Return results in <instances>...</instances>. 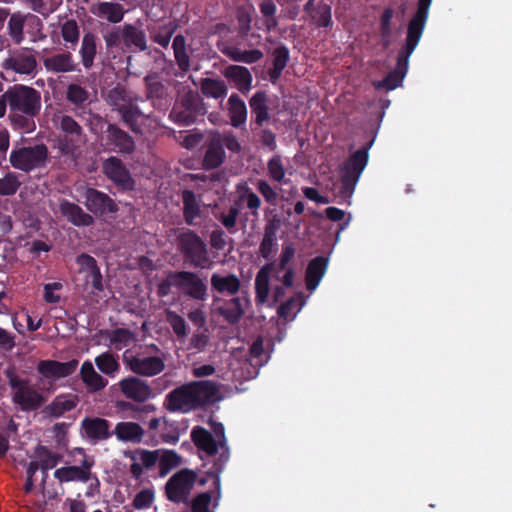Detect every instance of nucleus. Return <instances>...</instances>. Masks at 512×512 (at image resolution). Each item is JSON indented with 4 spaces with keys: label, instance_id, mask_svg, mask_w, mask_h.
<instances>
[{
    "label": "nucleus",
    "instance_id": "nucleus-14",
    "mask_svg": "<svg viewBox=\"0 0 512 512\" xmlns=\"http://www.w3.org/2000/svg\"><path fill=\"white\" fill-rule=\"evenodd\" d=\"M3 67L19 74H30L36 68V59L32 51L19 49L9 54V57L3 63Z\"/></svg>",
    "mask_w": 512,
    "mask_h": 512
},
{
    "label": "nucleus",
    "instance_id": "nucleus-18",
    "mask_svg": "<svg viewBox=\"0 0 512 512\" xmlns=\"http://www.w3.org/2000/svg\"><path fill=\"white\" fill-rule=\"evenodd\" d=\"M112 435L120 442L139 444L145 436V430L139 423L122 421L115 425Z\"/></svg>",
    "mask_w": 512,
    "mask_h": 512
},
{
    "label": "nucleus",
    "instance_id": "nucleus-37",
    "mask_svg": "<svg viewBox=\"0 0 512 512\" xmlns=\"http://www.w3.org/2000/svg\"><path fill=\"white\" fill-rule=\"evenodd\" d=\"M184 204V216L188 224H194V220L200 216V205L193 192L184 190L182 194Z\"/></svg>",
    "mask_w": 512,
    "mask_h": 512
},
{
    "label": "nucleus",
    "instance_id": "nucleus-24",
    "mask_svg": "<svg viewBox=\"0 0 512 512\" xmlns=\"http://www.w3.org/2000/svg\"><path fill=\"white\" fill-rule=\"evenodd\" d=\"M25 24L39 25L40 19L34 15L13 14L8 21V31L12 40L20 44L24 39L23 28Z\"/></svg>",
    "mask_w": 512,
    "mask_h": 512
},
{
    "label": "nucleus",
    "instance_id": "nucleus-21",
    "mask_svg": "<svg viewBox=\"0 0 512 512\" xmlns=\"http://www.w3.org/2000/svg\"><path fill=\"white\" fill-rule=\"evenodd\" d=\"M329 259L325 256L313 258L307 265L305 273L306 288L309 291L315 290L328 268Z\"/></svg>",
    "mask_w": 512,
    "mask_h": 512
},
{
    "label": "nucleus",
    "instance_id": "nucleus-23",
    "mask_svg": "<svg viewBox=\"0 0 512 512\" xmlns=\"http://www.w3.org/2000/svg\"><path fill=\"white\" fill-rule=\"evenodd\" d=\"M78 403V396L75 394L58 395L50 404L44 408L45 414L53 418H59L66 412L71 411Z\"/></svg>",
    "mask_w": 512,
    "mask_h": 512
},
{
    "label": "nucleus",
    "instance_id": "nucleus-4",
    "mask_svg": "<svg viewBox=\"0 0 512 512\" xmlns=\"http://www.w3.org/2000/svg\"><path fill=\"white\" fill-rule=\"evenodd\" d=\"M12 402L22 411H33L46 401L44 394L28 379L18 376L13 370H6Z\"/></svg>",
    "mask_w": 512,
    "mask_h": 512
},
{
    "label": "nucleus",
    "instance_id": "nucleus-5",
    "mask_svg": "<svg viewBox=\"0 0 512 512\" xmlns=\"http://www.w3.org/2000/svg\"><path fill=\"white\" fill-rule=\"evenodd\" d=\"M374 143V139L370 140L367 144L362 146L357 151L353 152L348 159L341 166L340 182L341 194L350 196L361 177L364 169L369 161V149Z\"/></svg>",
    "mask_w": 512,
    "mask_h": 512
},
{
    "label": "nucleus",
    "instance_id": "nucleus-54",
    "mask_svg": "<svg viewBox=\"0 0 512 512\" xmlns=\"http://www.w3.org/2000/svg\"><path fill=\"white\" fill-rule=\"evenodd\" d=\"M154 500V492L151 489L140 491L134 498L133 505L136 509L148 508Z\"/></svg>",
    "mask_w": 512,
    "mask_h": 512
},
{
    "label": "nucleus",
    "instance_id": "nucleus-27",
    "mask_svg": "<svg viewBox=\"0 0 512 512\" xmlns=\"http://www.w3.org/2000/svg\"><path fill=\"white\" fill-rule=\"evenodd\" d=\"M60 211L66 219L76 226H89L93 223V218L85 213L78 205L63 200L60 202Z\"/></svg>",
    "mask_w": 512,
    "mask_h": 512
},
{
    "label": "nucleus",
    "instance_id": "nucleus-26",
    "mask_svg": "<svg viewBox=\"0 0 512 512\" xmlns=\"http://www.w3.org/2000/svg\"><path fill=\"white\" fill-rule=\"evenodd\" d=\"M81 380L90 392H97L104 389L108 381L102 377L94 368L92 362H83L80 368Z\"/></svg>",
    "mask_w": 512,
    "mask_h": 512
},
{
    "label": "nucleus",
    "instance_id": "nucleus-13",
    "mask_svg": "<svg viewBox=\"0 0 512 512\" xmlns=\"http://www.w3.org/2000/svg\"><path fill=\"white\" fill-rule=\"evenodd\" d=\"M78 361L58 362L55 360H42L37 365L41 376L50 381H57L71 375L77 368Z\"/></svg>",
    "mask_w": 512,
    "mask_h": 512
},
{
    "label": "nucleus",
    "instance_id": "nucleus-42",
    "mask_svg": "<svg viewBox=\"0 0 512 512\" xmlns=\"http://www.w3.org/2000/svg\"><path fill=\"white\" fill-rule=\"evenodd\" d=\"M116 109L121 113L123 120L132 130L138 131L136 123L143 117L138 108L133 104L115 103Z\"/></svg>",
    "mask_w": 512,
    "mask_h": 512
},
{
    "label": "nucleus",
    "instance_id": "nucleus-11",
    "mask_svg": "<svg viewBox=\"0 0 512 512\" xmlns=\"http://www.w3.org/2000/svg\"><path fill=\"white\" fill-rule=\"evenodd\" d=\"M196 482V474L190 470H180L166 484V493L173 502L185 501Z\"/></svg>",
    "mask_w": 512,
    "mask_h": 512
},
{
    "label": "nucleus",
    "instance_id": "nucleus-44",
    "mask_svg": "<svg viewBox=\"0 0 512 512\" xmlns=\"http://www.w3.org/2000/svg\"><path fill=\"white\" fill-rule=\"evenodd\" d=\"M312 19L317 27L331 28L333 24L331 6L327 3H319L314 9Z\"/></svg>",
    "mask_w": 512,
    "mask_h": 512
},
{
    "label": "nucleus",
    "instance_id": "nucleus-62",
    "mask_svg": "<svg viewBox=\"0 0 512 512\" xmlns=\"http://www.w3.org/2000/svg\"><path fill=\"white\" fill-rule=\"evenodd\" d=\"M260 140L270 151H274L277 147L276 135L270 130H263L260 135Z\"/></svg>",
    "mask_w": 512,
    "mask_h": 512
},
{
    "label": "nucleus",
    "instance_id": "nucleus-41",
    "mask_svg": "<svg viewBox=\"0 0 512 512\" xmlns=\"http://www.w3.org/2000/svg\"><path fill=\"white\" fill-rule=\"evenodd\" d=\"M201 90L207 97L215 99L224 98L227 94V87L222 80L206 78L201 83Z\"/></svg>",
    "mask_w": 512,
    "mask_h": 512
},
{
    "label": "nucleus",
    "instance_id": "nucleus-22",
    "mask_svg": "<svg viewBox=\"0 0 512 512\" xmlns=\"http://www.w3.org/2000/svg\"><path fill=\"white\" fill-rule=\"evenodd\" d=\"M131 459V473L138 478L142 475L144 470H148L158 463V450L148 451L138 449L132 453Z\"/></svg>",
    "mask_w": 512,
    "mask_h": 512
},
{
    "label": "nucleus",
    "instance_id": "nucleus-64",
    "mask_svg": "<svg viewBox=\"0 0 512 512\" xmlns=\"http://www.w3.org/2000/svg\"><path fill=\"white\" fill-rule=\"evenodd\" d=\"M208 339H209V337H208V334L206 333V331L196 333L191 338V345L194 348L201 350L208 343Z\"/></svg>",
    "mask_w": 512,
    "mask_h": 512
},
{
    "label": "nucleus",
    "instance_id": "nucleus-7",
    "mask_svg": "<svg viewBox=\"0 0 512 512\" xmlns=\"http://www.w3.org/2000/svg\"><path fill=\"white\" fill-rule=\"evenodd\" d=\"M73 461L78 465L61 467L54 472V477L60 482L79 481L87 482L91 478V468L94 459L88 456L83 448H74L71 451Z\"/></svg>",
    "mask_w": 512,
    "mask_h": 512
},
{
    "label": "nucleus",
    "instance_id": "nucleus-17",
    "mask_svg": "<svg viewBox=\"0 0 512 512\" xmlns=\"http://www.w3.org/2000/svg\"><path fill=\"white\" fill-rule=\"evenodd\" d=\"M81 428L85 437L93 442L106 440L112 436L110 424L103 418H84L81 422Z\"/></svg>",
    "mask_w": 512,
    "mask_h": 512
},
{
    "label": "nucleus",
    "instance_id": "nucleus-35",
    "mask_svg": "<svg viewBox=\"0 0 512 512\" xmlns=\"http://www.w3.org/2000/svg\"><path fill=\"white\" fill-rule=\"evenodd\" d=\"M212 286L220 293L234 294L238 291L240 282L235 275L214 274L211 278Z\"/></svg>",
    "mask_w": 512,
    "mask_h": 512
},
{
    "label": "nucleus",
    "instance_id": "nucleus-3",
    "mask_svg": "<svg viewBox=\"0 0 512 512\" xmlns=\"http://www.w3.org/2000/svg\"><path fill=\"white\" fill-rule=\"evenodd\" d=\"M212 430L215 434L214 437L206 429L195 427L191 432V438L200 451L212 458L216 471L220 472L228 462L230 452L226 443L224 426L221 423H214Z\"/></svg>",
    "mask_w": 512,
    "mask_h": 512
},
{
    "label": "nucleus",
    "instance_id": "nucleus-53",
    "mask_svg": "<svg viewBox=\"0 0 512 512\" xmlns=\"http://www.w3.org/2000/svg\"><path fill=\"white\" fill-rule=\"evenodd\" d=\"M268 172L274 181L281 182L283 180L285 172L279 156H274L269 160Z\"/></svg>",
    "mask_w": 512,
    "mask_h": 512
},
{
    "label": "nucleus",
    "instance_id": "nucleus-10",
    "mask_svg": "<svg viewBox=\"0 0 512 512\" xmlns=\"http://www.w3.org/2000/svg\"><path fill=\"white\" fill-rule=\"evenodd\" d=\"M46 158V147L44 145H36L12 150L9 160L14 168L29 172L43 165Z\"/></svg>",
    "mask_w": 512,
    "mask_h": 512
},
{
    "label": "nucleus",
    "instance_id": "nucleus-43",
    "mask_svg": "<svg viewBox=\"0 0 512 512\" xmlns=\"http://www.w3.org/2000/svg\"><path fill=\"white\" fill-rule=\"evenodd\" d=\"M34 458L38 461L41 466V470L46 474V471L54 468L58 461L59 456L52 453L43 446H38L35 450Z\"/></svg>",
    "mask_w": 512,
    "mask_h": 512
},
{
    "label": "nucleus",
    "instance_id": "nucleus-58",
    "mask_svg": "<svg viewBox=\"0 0 512 512\" xmlns=\"http://www.w3.org/2000/svg\"><path fill=\"white\" fill-rule=\"evenodd\" d=\"M294 255L295 249L292 244H287L283 246L280 255V262L277 268V273H279L281 270L286 269L287 264L293 259Z\"/></svg>",
    "mask_w": 512,
    "mask_h": 512
},
{
    "label": "nucleus",
    "instance_id": "nucleus-38",
    "mask_svg": "<svg viewBox=\"0 0 512 512\" xmlns=\"http://www.w3.org/2000/svg\"><path fill=\"white\" fill-rule=\"evenodd\" d=\"M229 114L231 123L237 127L243 124L246 120L247 111L243 101H241L236 95H231L229 100Z\"/></svg>",
    "mask_w": 512,
    "mask_h": 512
},
{
    "label": "nucleus",
    "instance_id": "nucleus-52",
    "mask_svg": "<svg viewBox=\"0 0 512 512\" xmlns=\"http://www.w3.org/2000/svg\"><path fill=\"white\" fill-rule=\"evenodd\" d=\"M60 129L67 133V134H70L72 136H79L80 135V131H81V128L80 126L78 125V123L70 116H60L58 117L57 119V122H56Z\"/></svg>",
    "mask_w": 512,
    "mask_h": 512
},
{
    "label": "nucleus",
    "instance_id": "nucleus-16",
    "mask_svg": "<svg viewBox=\"0 0 512 512\" xmlns=\"http://www.w3.org/2000/svg\"><path fill=\"white\" fill-rule=\"evenodd\" d=\"M103 171L110 180L122 188H133L134 181L118 158L111 157L107 159L103 164Z\"/></svg>",
    "mask_w": 512,
    "mask_h": 512
},
{
    "label": "nucleus",
    "instance_id": "nucleus-48",
    "mask_svg": "<svg viewBox=\"0 0 512 512\" xmlns=\"http://www.w3.org/2000/svg\"><path fill=\"white\" fill-rule=\"evenodd\" d=\"M276 9V5L272 0H262L260 3V11L265 16L264 25L268 31L275 29L278 25V21L274 16Z\"/></svg>",
    "mask_w": 512,
    "mask_h": 512
},
{
    "label": "nucleus",
    "instance_id": "nucleus-56",
    "mask_svg": "<svg viewBox=\"0 0 512 512\" xmlns=\"http://www.w3.org/2000/svg\"><path fill=\"white\" fill-rule=\"evenodd\" d=\"M62 289L60 282H53L44 285V299L47 303H57L60 300L59 290Z\"/></svg>",
    "mask_w": 512,
    "mask_h": 512
},
{
    "label": "nucleus",
    "instance_id": "nucleus-2",
    "mask_svg": "<svg viewBox=\"0 0 512 512\" xmlns=\"http://www.w3.org/2000/svg\"><path fill=\"white\" fill-rule=\"evenodd\" d=\"M219 399V388L214 382L194 381L169 392L165 402L169 411L187 413Z\"/></svg>",
    "mask_w": 512,
    "mask_h": 512
},
{
    "label": "nucleus",
    "instance_id": "nucleus-46",
    "mask_svg": "<svg viewBox=\"0 0 512 512\" xmlns=\"http://www.w3.org/2000/svg\"><path fill=\"white\" fill-rule=\"evenodd\" d=\"M21 185L19 175L9 172L0 177V196L14 195Z\"/></svg>",
    "mask_w": 512,
    "mask_h": 512
},
{
    "label": "nucleus",
    "instance_id": "nucleus-12",
    "mask_svg": "<svg viewBox=\"0 0 512 512\" xmlns=\"http://www.w3.org/2000/svg\"><path fill=\"white\" fill-rule=\"evenodd\" d=\"M168 284L179 288L192 298L203 300L206 297V285L194 273L179 272L172 274L168 279Z\"/></svg>",
    "mask_w": 512,
    "mask_h": 512
},
{
    "label": "nucleus",
    "instance_id": "nucleus-20",
    "mask_svg": "<svg viewBox=\"0 0 512 512\" xmlns=\"http://www.w3.org/2000/svg\"><path fill=\"white\" fill-rule=\"evenodd\" d=\"M85 205L95 214H104L116 210V205L112 199L103 192L89 188L85 193Z\"/></svg>",
    "mask_w": 512,
    "mask_h": 512
},
{
    "label": "nucleus",
    "instance_id": "nucleus-6",
    "mask_svg": "<svg viewBox=\"0 0 512 512\" xmlns=\"http://www.w3.org/2000/svg\"><path fill=\"white\" fill-rule=\"evenodd\" d=\"M8 105L14 114H23L34 117L41 108L40 93L34 88L19 85L6 91Z\"/></svg>",
    "mask_w": 512,
    "mask_h": 512
},
{
    "label": "nucleus",
    "instance_id": "nucleus-49",
    "mask_svg": "<svg viewBox=\"0 0 512 512\" xmlns=\"http://www.w3.org/2000/svg\"><path fill=\"white\" fill-rule=\"evenodd\" d=\"M173 49L175 58L181 69L187 70L189 68V58L185 52V40L182 36L178 35L173 40Z\"/></svg>",
    "mask_w": 512,
    "mask_h": 512
},
{
    "label": "nucleus",
    "instance_id": "nucleus-39",
    "mask_svg": "<svg viewBox=\"0 0 512 512\" xmlns=\"http://www.w3.org/2000/svg\"><path fill=\"white\" fill-rule=\"evenodd\" d=\"M95 364L103 374L110 377H115L120 369L117 359L109 352L98 355Z\"/></svg>",
    "mask_w": 512,
    "mask_h": 512
},
{
    "label": "nucleus",
    "instance_id": "nucleus-9",
    "mask_svg": "<svg viewBox=\"0 0 512 512\" xmlns=\"http://www.w3.org/2000/svg\"><path fill=\"white\" fill-rule=\"evenodd\" d=\"M125 362L132 372L146 377L158 375L165 368L164 357L158 350L154 354L142 351L134 356L125 357Z\"/></svg>",
    "mask_w": 512,
    "mask_h": 512
},
{
    "label": "nucleus",
    "instance_id": "nucleus-45",
    "mask_svg": "<svg viewBox=\"0 0 512 512\" xmlns=\"http://www.w3.org/2000/svg\"><path fill=\"white\" fill-rule=\"evenodd\" d=\"M122 36L126 46L134 45L141 50L146 48L144 34L133 26L125 25L122 31Z\"/></svg>",
    "mask_w": 512,
    "mask_h": 512
},
{
    "label": "nucleus",
    "instance_id": "nucleus-61",
    "mask_svg": "<svg viewBox=\"0 0 512 512\" xmlns=\"http://www.w3.org/2000/svg\"><path fill=\"white\" fill-rule=\"evenodd\" d=\"M14 346L15 337L11 333L0 328V347L4 350H12Z\"/></svg>",
    "mask_w": 512,
    "mask_h": 512
},
{
    "label": "nucleus",
    "instance_id": "nucleus-32",
    "mask_svg": "<svg viewBox=\"0 0 512 512\" xmlns=\"http://www.w3.org/2000/svg\"><path fill=\"white\" fill-rule=\"evenodd\" d=\"M225 75L229 78L241 92L250 89L252 76L247 68L242 66H231L226 69Z\"/></svg>",
    "mask_w": 512,
    "mask_h": 512
},
{
    "label": "nucleus",
    "instance_id": "nucleus-40",
    "mask_svg": "<svg viewBox=\"0 0 512 512\" xmlns=\"http://www.w3.org/2000/svg\"><path fill=\"white\" fill-rule=\"evenodd\" d=\"M165 319L178 339L184 340L188 336V325L185 319L173 310H166Z\"/></svg>",
    "mask_w": 512,
    "mask_h": 512
},
{
    "label": "nucleus",
    "instance_id": "nucleus-55",
    "mask_svg": "<svg viewBox=\"0 0 512 512\" xmlns=\"http://www.w3.org/2000/svg\"><path fill=\"white\" fill-rule=\"evenodd\" d=\"M62 36L66 42L76 43L78 41L79 31L75 21H66L63 24Z\"/></svg>",
    "mask_w": 512,
    "mask_h": 512
},
{
    "label": "nucleus",
    "instance_id": "nucleus-19",
    "mask_svg": "<svg viewBox=\"0 0 512 512\" xmlns=\"http://www.w3.org/2000/svg\"><path fill=\"white\" fill-rule=\"evenodd\" d=\"M272 67L266 71V75H263V79L269 80L272 84H275L290 59L289 49L281 44L277 46L270 54Z\"/></svg>",
    "mask_w": 512,
    "mask_h": 512
},
{
    "label": "nucleus",
    "instance_id": "nucleus-51",
    "mask_svg": "<svg viewBox=\"0 0 512 512\" xmlns=\"http://www.w3.org/2000/svg\"><path fill=\"white\" fill-rule=\"evenodd\" d=\"M66 97L71 103L79 105L88 100L89 93L80 85L70 84L67 87Z\"/></svg>",
    "mask_w": 512,
    "mask_h": 512
},
{
    "label": "nucleus",
    "instance_id": "nucleus-29",
    "mask_svg": "<svg viewBox=\"0 0 512 512\" xmlns=\"http://www.w3.org/2000/svg\"><path fill=\"white\" fill-rule=\"evenodd\" d=\"M248 307V300L245 297H236L218 308L219 313L230 322H237Z\"/></svg>",
    "mask_w": 512,
    "mask_h": 512
},
{
    "label": "nucleus",
    "instance_id": "nucleus-36",
    "mask_svg": "<svg viewBox=\"0 0 512 512\" xmlns=\"http://www.w3.org/2000/svg\"><path fill=\"white\" fill-rule=\"evenodd\" d=\"M160 475L165 476L170 470L181 464V457L173 450H158Z\"/></svg>",
    "mask_w": 512,
    "mask_h": 512
},
{
    "label": "nucleus",
    "instance_id": "nucleus-57",
    "mask_svg": "<svg viewBox=\"0 0 512 512\" xmlns=\"http://www.w3.org/2000/svg\"><path fill=\"white\" fill-rule=\"evenodd\" d=\"M258 192H260L263 195V197L269 204H277L278 193L266 181H258Z\"/></svg>",
    "mask_w": 512,
    "mask_h": 512
},
{
    "label": "nucleus",
    "instance_id": "nucleus-31",
    "mask_svg": "<svg viewBox=\"0 0 512 512\" xmlns=\"http://www.w3.org/2000/svg\"><path fill=\"white\" fill-rule=\"evenodd\" d=\"M214 486L215 491L213 492V495H210L209 493H202L194 499L192 504V512H211L210 504L212 498L214 501L213 506L216 507L218 505V502L221 498L220 478L218 475L215 477Z\"/></svg>",
    "mask_w": 512,
    "mask_h": 512
},
{
    "label": "nucleus",
    "instance_id": "nucleus-63",
    "mask_svg": "<svg viewBox=\"0 0 512 512\" xmlns=\"http://www.w3.org/2000/svg\"><path fill=\"white\" fill-rule=\"evenodd\" d=\"M275 269V262L272 261L258 270V283L268 284L270 273Z\"/></svg>",
    "mask_w": 512,
    "mask_h": 512
},
{
    "label": "nucleus",
    "instance_id": "nucleus-59",
    "mask_svg": "<svg viewBox=\"0 0 512 512\" xmlns=\"http://www.w3.org/2000/svg\"><path fill=\"white\" fill-rule=\"evenodd\" d=\"M270 118L269 109L266 105V95L258 91V126Z\"/></svg>",
    "mask_w": 512,
    "mask_h": 512
},
{
    "label": "nucleus",
    "instance_id": "nucleus-30",
    "mask_svg": "<svg viewBox=\"0 0 512 512\" xmlns=\"http://www.w3.org/2000/svg\"><path fill=\"white\" fill-rule=\"evenodd\" d=\"M224 159V150L222 147V138L219 134H213L210 140L208 150L205 154L204 165L206 168L218 167Z\"/></svg>",
    "mask_w": 512,
    "mask_h": 512
},
{
    "label": "nucleus",
    "instance_id": "nucleus-47",
    "mask_svg": "<svg viewBox=\"0 0 512 512\" xmlns=\"http://www.w3.org/2000/svg\"><path fill=\"white\" fill-rule=\"evenodd\" d=\"M110 345L116 350L130 346L134 342L133 334L126 329L114 330L109 338Z\"/></svg>",
    "mask_w": 512,
    "mask_h": 512
},
{
    "label": "nucleus",
    "instance_id": "nucleus-60",
    "mask_svg": "<svg viewBox=\"0 0 512 512\" xmlns=\"http://www.w3.org/2000/svg\"><path fill=\"white\" fill-rule=\"evenodd\" d=\"M77 262L81 269L88 271L89 273L94 272V270H97L96 261L93 257L83 254L80 255L77 259Z\"/></svg>",
    "mask_w": 512,
    "mask_h": 512
},
{
    "label": "nucleus",
    "instance_id": "nucleus-50",
    "mask_svg": "<svg viewBox=\"0 0 512 512\" xmlns=\"http://www.w3.org/2000/svg\"><path fill=\"white\" fill-rule=\"evenodd\" d=\"M80 52L82 55L83 65L86 68H89L93 63V59L96 54V45L92 37L85 36L83 38Z\"/></svg>",
    "mask_w": 512,
    "mask_h": 512
},
{
    "label": "nucleus",
    "instance_id": "nucleus-25",
    "mask_svg": "<svg viewBox=\"0 0 512 512\" xmlns=\"http://www.w3.org/2000/svg\"><path fill=\"white\" fill-rule=\"evenodd\" d=\"M90 11L96 17L105 19L111 23H119L125 13L122 5L114 2H99L93 4Z\"/></svg>",
    "mask_w": 512,
    "mask_h": 512
},
{
    "label": "nucleus",
    "instance_id": "nucleus-28",
    "mask_svg": "<svg viewBox=\"0 0 512 512\" xmlns=\"http://www.w3.org/2000/svg\"><path fill=\"white\" fill-rule=\"evenodd\" d=\"M279 224L276 221H269L265 227L263 240L260 244L258 252L267 260L274 258L277 251L276 231Z\"/></svg>",
    "mask_w": 512,
    "mask_h": 512
},
{
    "label": "nucleus",
    "instance_id": "nucleus-15",
    "mask_svg": "<svg viewBox=\"0 0 512 512\" xmlns=\"http://www.w3.org/2000/svg\"><path fill=\"white\" fill-rule=\"evenodd\" d=\"M121 392L129 399L144 402L151 397L149 384L137 377H127L118 383Z\"/></svg>",
    "mask_w": 512,
    "mask_h": 512
},
{
    "label": "nucleus",
    "instance_id": "nucleus-8",
    "mask_svg": "<svg viewBox=\"0 0 512 512\" xmlns=\"http://www.w3.org/2000/svg\"><path fill=\"white\" fill-rule=\"evenodd\" d=\"M178 247L194 266L206 268L210 265L206 245L194 232L183 231L178 236Z\"/></svg>",
    "mask_w": 512,
    "mask_h": 512
},
{
    "label": "nucleus",
    "instance_id": "nucleus-34",
    "mask_svg": "<svg viewBox=\"0 0 512 512\" xmlns=\"http://www.w3.org/2000/svg\"><path fill=\"white\" fill-rule=\"evenodd\" d=\"M45 67L53 72H71L75 69L72 57L68 53L57 54L44 60Z\"/></svg>",
    "mask_w": 512,
    "mask_h": 512
},
{
    "label": "nucleus",
    "instance_id": "nucleus-33",
    "mask_svg": "<svg viewBox=\"0 0 512 512\" xmlns=\"http://www.w3.org/2000/svg\"><path fill=\"white\" fill-rule=\"evenodd\" d=\"M108 133L111 144H113L119 152L130 153L134 150V141L125 132L119 130L113 125H110L108 128Z\"/></svg>",
    "mask_w": 512,
    "mask_h": 512
},
{
    "label": "nucleus",
    "instance_id": "nucleus-1",
    "mask_svg": "<svg viewBox=\"0 0 512 512\" xmlns=\"http://www.w3.org/2000/svg\"><path fill=\"white\" fill-rule=\"evenodd\" d=\"M431 3L432 0H418L417 10L408 23L405 43L397 55L396 70L389 72L382 80L373 82L376 89L390 91L401 85L407 72L409 58L424 32Z\"/></svg>",
    "mask_w": 512,
    "mask_h": 512
}]
</instances>
